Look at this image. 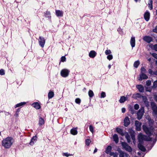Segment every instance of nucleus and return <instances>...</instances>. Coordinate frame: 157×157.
I'll list each match as a JSON object with an SVG mask.
<instances>
[{
    "label": "nucleus",
    "instance_id": "obj_28",
    "mask_svg": "<svg viewBox=\"0 0 157 157\" xmlns=\"http://www.w3.org/2000/svg\"><path fill=\"white\" fill-rule=\"evenodd\" d=\"M112 149V147L110 146H108L106 148L105 152L107 154H109Z\"/></svg>",
    "mask_w": 157,
    "mask_h": 157
},
{
    "label": "nucleus",
    "instance_id": "obj_49",
    "mask_svg": "<svg viewBox=\"0 0 157 157\" xmlns=\"http://www.w3.org/2000/svg\"><path fill=\"white\" fill-rule=\"evenodd\" d=\"M151 81L150 80H148L146 82V85L147 86H149L151 84Z\"/></svg>",
    "mask_w": 157,
    "mask_h": 157
},
{
    "label": "nucleus",
    "instance_id": "obj_44",
    "mask_svg": "<svg viewBox=\"0 0 157 157\" xmlns=\"http://www.w3.org/2000/svg\"><path fill=\"white\" fill-rule=\"evenodd\" d=\"M5 74V70L3 69L0 70V75H4Z\"/></svg>",
    "mask_w": 157,
    "mask_h": 157
},
{
    "label": "nucleus",
    "instance_id": "obj_27",
    "mask_svg": "<svg viewBox=\"0 0 157 157\" xmlns=\"http://www.w3.org/2000/svg\"><path fill=\"white\" fill-rule=\"evenodd\" d=\"M26 104V102H21L20 103L17 104L14 106L15 108H17L20 106H23Z\"/></svg>",
    "mask_w": 157,
    "mask_h": 157
},
{
    "label": "nucleus",
    "instance_id": "obj_12",
    "mask_svg": "<svg viewBox=\"0 0 157 157\" xmlns=\"http://www.w3.org/2000/svg\"><path fill=\"white\" fill-rule=\"evenodd\" d=\"M130 43L131 46L133 48L135 45V37H132L130 40Z\"/></svg>",
    "mask_w": 157,
    "mask_h": 157
},
{
    "label": "nucleus",
    "instance_id": "obj_50",
    "mask_svg": "<svg viewBox=\"0 0 157 157\" xmlns=\"http://www.w3.org/2000/svg\"><path fill=\"white\" fill-rule=\"evenodd\" d=\"M152 56L155 58V59H157V54L155 53H153L152 54Z\"/></svg>",
    "mask_w": 157,
    "mask_h": 157
},
{
    "label": "nucleus",
    "instance_id": "obj_60",
    "mask_svg": "<svg viewBox=\"0 0 157 157\" xmlns=\"http://www.w3.org/2000/svg\"><path fill=\"white\" fill-rule=\"evenodd\" d=\"M20 111V110L19 109H17V111H16V113H19V112Z\"/></svg>",
    "mask_w": 157,
    "mask_h": 157
},
{
    "label": "nucleus",
    "instance_id": "obj_39",
    "mask_svg": "<svg viewBox=\"0 0 157 157\" xmlns=\"http://www.w3.org/2000/svg\"><path fill=\"white\" fill-rule=\"evenodd\" d=\"M112 52L110 50H106L105 52V53L106 55H110Z\"/></svg>",
    "mask_w": 157,
    "mask_h": 157
},
{
    "label": "nucleus",
    "instance_id": "obj_11",
    "mask_svg": "<svg viewBox=\"0 0 157 157\" xmlns=\"http://www.w3.org/2000/svg\"><path fill=\"white\" fill-rule=\"evenodd\" d=\"M148 78V76L145 73L140 74V77L138 79L139 81H142L144 79H147Z\"/></svg>",
    "mask_w": 157,
    "mask_h": 157
},
{
    "label": "nucleus",
    "instance_id": "obj_21",
    "mask_svg": "<svg viewBox=\"0 0 157 157\" xmlns=\"http://www.w3.org/2000/svg\"><path fill=\"white\" fill-rule=\"evenodd\" d=\"M142 96L141 94L139 93H137L136 94H134L133 95L132 97L135 99H138L139 98H141L142 97Z\"/></svg>",
    "mask_w": 157,
    "mask_h": 157
},
{
    "label": "nucleus",
    "instance_id": "obj_59",
    "mask_svg": "<svg viewBox=\"0 0 157 157\" xmlns=\"http://www.w3.org/2000/svg\"><path fill=\"white\" fill-rule=\"evenodd\" d=\"M113 156V157H117V155L116 153H115Z\"/></svg>",
    "mask_w": 157,
    "mask_h": 157
},
{
    "label": "nucleus",
    "instance_id": "obj_54",
    "mask_svg": "<svg viewBox=\"0 0 157 157\" xmlns=\"http://www.w3.org/2000/svg\"><path fill=\"white\" fill-rule=\"evenodd\" d=\"M121 110L122 113H124L125 112L126 109L125 108H123L121 109Z\"/></svg>",
    "mask_w": 157,
    "mask_h": 157
},
{
    "label": "nucleus",
    "instance_id": "obj_58",
    "mask_svg": "<svg viewBox=\"0 0 157 157\" xmlns=\"http://www.w3.org/2000/svg\"><path fill=\"white\" fill-rule=\"evenodd\" d=\"M19 113H16L14 115V116L16 117H17L18 116V115H19Z\"/></svg>",
    "mask_w": 157,
    "mask_h": 157
},
{
    "label": "nucleus",
    "instance_id": "obj_55",
    "mask_svg": "<svg viewBox=\"0 0 157 157\" xmlns=\"http://www.w3.org/2000/svg\"><path fill=\"white\" fill-rule=\"evenodd\" d=\"M148 4H152V0H149L148 1Z\"/></svg>",
    "mask_w": 157,
    "mask_h": 157
},
{
    "label": "nucleus",
    "instance_id": "obj_57",
    "mask_svg": "<svg viewBox=\"0 0 157 157\" xmlns=\"http://www.w3.org/2000/svg\"><path fill=\"white\" fill-rule=\"evenodd\" d=\"M4 112L5 113V115L6 116H8L10 115V113L9 112H6L5 111H4Z\"/></svg>",
    "mask_w": 157,
    "mask_h": 157
},
{
    "label": "nucleus",
    "instance_id": "obj_2",
    "mask_svg": "<svg viewBox=\"0 0 157 157\" xmlns=\"http://www.w3.org/2000/svg\"><path fill=\"white\" fill-rule=\"evenodd\" d=\"M149 123L150 124V127L147 126L146 125H143V128L144 131L145 132L146 134L149 136H150L154 131L153 128L152 127V125L153 121L151 119H148Z\"/></svg>",
    "mask_w": 157,
    "mask_h": 157
},
{
    "label": "nucleus",
    "instance_id": "obj_10",
    "mask_svg": "<svg viewBox=\"0 0 157 157\" xmlns=\"http://www.w3.org/2000/svg\"><path fill=\"white\" fill-rule=\"evenodd\" d=\"M124 125L125 127H127L130 124V122L128 117H126L124 121Z\"/></svg>",
    "mask_w": 157,
    "mask_h": 157
},
{
    "label": "nucleus",
    "instance_id": "obj_40",
    "mask_svg": "<svg viewBox=\"0 0 157 157\" xmlns=\"http://www.w3.org/2000/svg\"><path fill=\"white\" fill-rule=\"evenodd\" d=\"M89 129L90 131L93 134L94 132V127L91 125H90L89 126Z\"/></svg>",
    "mask_w": 157,
    "mask_h": 157
},
{
    "label": "nucleus",
    "instance_id": "obj_42",
    "mask_svg": "<svg viewBox=\"0 0 157 157\" xmlns=\"http://www.w3.org/2000/svg\"><path fill=\"white\" fill-rule=\"evenodd\" d=\"M107 59L109 60H110L112 59L113 58V56L112 54L108 55V56L107 57Z\"/></svg>",
    "mask_w": 157,
    "mask_h": 157
},
{
    "label": "nucleus",
    "instance_id": "obj_63",
    "mask_svg": "<svg viewBox=\"0 0 157 157\" xmlns=\"http://www.w3.org/2000/svg\"><path fill=\"white\" fill-rule=\"evenodd\" d=\"M143 136L142 135H139V137H141V139H142V137Z\"/></svg>",
    "mask_w": 157,
    "mask_h": 157
},
{
    "label": "nucleus",
    "instance_id": "obj_14",
    "mask_svg": "<svg viewBox=\"0 0 157 157\" xmlns=\"http://www.w3.org/2000/svg\"><path fill=\"white\" fill-rule=\"evenodd\" d=\"M144 17L145 20L147 21L150 18V13L148 11H146L144 14Z\"/></svg>",
    "mask_w": 157,
    "mask_h": 157
},
{
    "label": "nucleus",
    "instance_id": "obj_8",
    "mask_svg": "<svg viewBox=\"0 0 157 157\" xmlns=\"http://www.w3.org/2000/svg\"><path fill=\"white\" fill-rule=\"evenodd\" d=\"M141 124V123L139 122V121H135V125L136 130L139 131H140Z\"/></svg>",
    "mask_w": 157,
    "mask_h": 157
},
{
    "label": "nucleus",
    "instance_id": "obj_36",
    "mask_svg": "<svg viewBox=\"0 0 157 157\" xmlns=\"http://www.w3.org/2000/svg\"><path fill=\"white\" fill-rule=\"evenodd\" d=\"M63 156H66L67 157L68 156L72 155V154H69L67 152L63 153Z\"/></svg>",
    "mask_w": 157,
    "mask_h": 157
},
{
    "label": "nucleus",
    "instance_id": "obj_20",
    "mask_svg": "<svg viewBox=\"0 0 157 157\" xmlns=\"http://www.w3.org/2000/svg\"><path fill=\"white\" fill-rule=\"evenodd\" d=\"M136 88L140 92H143L144 91V88L143 86L140 85H137L136 86Z\"/></svg>",
    "mask_w": 157,
    "mask_h": 157
},
{
    "label": "nucleus",
    "instance_id": "obj_53",
    "mask_svg": "<svg viewBox=\"0 0 157 157\" xmlns=\"http://www.w3.org/2000/svg\"><path fill=\"white\" fill-rule=\"evenodd\" d=\"M148 7L150 10H151L153 8L152 4H148Z\"/></svg>",
    "mask_w": 157,
    "mask_h": 157
},
{
    "label": "nucleus",
    "instance_id": "obj_16",
    "mask_svg": "<svg viewBox=\"0 0 157 157\" xmlns=\"http://www.w3.org/2000/svg\"><path fill=\"white\" fill-rule=\"evenodd\" d=\"M56 14L58 17H62L63 16V12L60 10H56Z\"/></svg>",
    "mask_w": 157,
    "mask_h": 157
},
{
    "label": "nucleus",
    "instance_id": "obj_7",
    "mask_svg": "<svg viewBox=\"0 0 157 157\" xmlns=\"http://www.w3.org/2000/svg\"><path fill=\"white\" fill-rule=\"evenodd\" d=\"M152 109L153 111V115H157V106L155 104H151Z\"/></svg>",
    "mask_w": 157,
    "mask_h": 157
},
{
    "label": "nucleus",
    "instance_id": "obj_3",
    "mask_svg": "<svg viewBox=\"0 0 157 157\" xmlns=\"http://www.w3.org/2000/svg\"><path fill=\"white\" fill-rule=\"evenodd\" d=\"M121 145L123 149L129 152H131L132 151V149L126 143L122 142Z\"/></svg>",
    "mask_w": 157,
    "mask_h": 157
},
{
    "label": "nucleus",
    "instance_id": "obj_19",
    "mask_svg": "<svg viewBox=\"0 0 157 157\" xmlns=\"http://www.w3.org/2000/svg\"><path fill=\"white\" fill-rule=\"evenodd\" d=\"M71 133V134L75 135L77 134L78 131H77V128H74L71 129L70 131Z\"/></svg>",
    "mask_w": 157,
    "mask_h": 157
},
{
    "label": "nucleus",
    "instance_id": "obj_62",
    "mask_svg": "<svg viewBox=\"0 0 157 157\" xmlns=\"http://www.w3.org/2000/svg\"><path fill=\"white\" fill-rule=\"evenodd\" d=\"M153 75H157V70L155 71L154 72Z\"/></svg>",
    "mask_w": 157,
    "mask_h": 157
},
{
    "label": "nucleus",
    "instance_id": "obj_26",
    "mask_svg": "<svg viewBox=\"0 0 157 157\" xmlns=\"http://www.w3.org/2000/svg\"><path fill=\"white\" fill-rule=\"evenodd\" d=\"M127 99V98L124 96L121 97L119 101L121 103H124L125 101Z\"/></svg>",
    "mask_w": 157,
    "mask_h": 157
},
{
    "label": "nucleus",
    "instance_id": "obj_17",
    "mask_svg": "<svg viewBox=\"0 0 157 157\" xmlns=\"http://www.w3.org/2000/svg\"><path fill=\"white\" fill-rule=\"evenodd\" d=\"M143 39L148 43H149L152 41L151 38L148 36H145L143 37Z\"/></svg>",
    "mask_w": 157,
    "mask_h": 157
},
{
    "label": "nucleus",
    "instance_id": "obj_34",
    "mask_svg": "<svg viewBox=\"0 0 157 157\" xmlns=\"http://www.w3.org/2000/svg\"><path fill=\"white\" fill-rule=\"evenodd\" d=\"M140 64V62L139 60H137L133 64V66L136 68H137L138 67Z\"/></svg>",
    "mask_w": 157,
    "mask_h": 157
},
{
    "label": "nucleus",
    "instance_id": "obj_31",
    "mask_svg": "<svg viewBox=\"0 0 157 157\" xmlns=\"http://www.w3.org/2000/svg\"><path fill=\"white\" fill-rule=\"evenodd\" d=\"M54 96V93L53 91H50L48 94V97L49 99L52 98Z\"/></svg>",
    "mask_w": 157,
    "mask_h": 157
},
{
    "label": "nucleus",
    "instance_id": "obj_64",
    "mask_svg": "<svg viewBox=\"0 0 157 157\" xmlns=\"http://www.w3.org/2000/svg\"><path fill=\"white\" fill-rule=\"evenodd\" d=\"M111 67V65L110 64H109L108 66V67L109 69H110Z\"/></svg>",
    "mask_w": 157,
    "mask_h": 157
},
{
    "label": "nucleus",
    "instance_id": "obj_30",
    "mask_svg": "<svg viewBox=\"0 0 157 157\" xmlns=\"http://www.w3.org/2000/svg\"><path fill=\"white\" fill-rule=\"evenodd\" d=\"M44 119L41 118L40 117L39 118V124L40 125H42L44 124Z\"/></svg>",
    "mask_w": 157,
    "mask_h": 157
},
{
    "label": "nucleus",
    "instance_id": "obj_1",
    "mask_svg": "<svg viewBox=\"0 0 157 157\" xmlns=\"http://www.w3.org/2000/svg\"><path fill=\"white\" fill-rule=\"evenodd\" d=\"M13 142V138L11 137L8 136L2 140V144L5 148L8 149L10 147Z\"/></svg>",
    "mask_w": 157,
    "mask_h": 157
},
{
    "label": "nucleus",
    "instance_id": "obj_43",
    "mask_svg": "<svg viewBox=\"0 0 157 157\" xmlns=\"http://www.w3.org/2000/svg\"><path fill=\"white\" fill-rule=\"evenodd\" d=\"M91 142L90 140L89 139H87L86 140V144L87 146H89Z\"/></svg>",
    "mask_w": 157,
    "mask_h": 157
},
{
    "label": "nucleus",
    "instance_id": "obj_4",
    "mask_svg": "<svg viewBox=\"0 0 157 157\" xmlns=\"http://www.w3.org/2000/svg\"><path fill=\"white\" fill-rule=\"evenodd\" d=\"M144 112V107H141L137 113V118L138 119L140 120L142 118Z\"/></svg>",
    "mask_w": 157,
    "mask_h": 157
},
{
    "label": "nucleus",
    "instance_id": "obj_56",
    "mask_svg": "<svg viewBox=\"0 0 157 157\" xmlns=\"http://www.w3.org/2000/svg\"><path fill=\"white\" fill-rule=\"evenodd\" d=\"M115 153H114L113 152H111V151L110 152L109 154L110 156H113V155Z\"/></svg>",
    "mask_w": 157,
    "mask_h": 157
},
{
    "label": "nucleus",
    "instance_id": "obj_37",
    "mask_svg": "<svg viewBox=\"0 0 157 157\" xmlns=\"http://www.w3.org/2000/svg\"><path fill=\"white\" fill-rule=\"evenodd\" d=\"M106 97L105 93L104 92H102L101 94L100 98H104Z\"/></svg>",
    "mask_w": 157,
    "mask_h": 157
},
{
    "label": "nucleus",
    "instance_id": "obj_38",
    "mask_svg": "<svg viewBox=\"0 0 157 157\" xmlns=\"http://www.w3.org/2000/svg\"><path fill=\"white\" fill-rule=\"evenodd\" d=\"M140 71H141L140 74L145 73L146 72L145 69V68L143 67L141 68Z\"/></svg>",
    "mask_w": 157,
    "mask_h": 157
},
{
    "label": "nucleus",
    "instance_id": "obj_24",
    "mask_svg": "<svg viewBox=\"0 0 157 157\" xmlns=\"http://www.w3.org/2000/svg\"><path fill=\"white\" fill-rule=\"evenodd\" d=\"M138 146L139 148L142 151L144 152L145 151L146 149L145 147L142 145L141 143H139Z\"/></svg>",
    "mask_w": 157,
    "mask_h": 157
},
{
    "label": "nucleus",
    "instance_id": "obj_6",
    "mask_svg": "<svg viewBox=\"0 0 157 157\" xmlns=\"http://www.w3.org/2000/svg\"><path fill=\"white\" fill-rule=\"evenodd\" d=\"M69 72V71L67 69H64L61 71L60 74L62 77H66L68 76Z\"/></svg>",
    "mask_w": 157,
    "mask_h": 157
},
{
    "label": "nucleus",
    "instance_id": "obj_61",
    "mask_svg": "<svg viewBox=\"0 0 157 157\" xmlns=\"http://www.w3.org/2000/svg\"><path fill=\"white\" fill-rule=\"evenodd\" d=\"M97 151V149L96 148H95L94 151V153H96Z\"/></svg>",
    "mask_w": 157,
    "mask_h": 157
},
{
    "label": "nucleus",
    "instance_id": "obj_9",
    "mask_svg": "<svg viewBox=\"0 0 157 157\" xmlns=\"http://www.w3.org/2000/svg\"><path fill=\"white\" fill-rule=\"evenodd\" d=\"M143 102L144 103L145 106L148 107L149 106V102L147 97L145 96H143L141 98Z\"/></svg>",
    "mask_w": 157,
    "mask_h": 157
},
{
    "label": "nucleus",
    "instance_id": "obj_18",
    "mask_svg": "<svg viewBox=\"0 0 157 157\" xmlns=\"http://www.w3.org/2000/svg\"><path fill=\"white\" fill-rule=\"evenodd\" d=\"M129 133L130 134L132 140H133V143H135V132L133 130H131L130 131Z\"/></svg>",
    "mask_w": 157,
    "mask_h": 157
},
{
    "label": "nucleus",
    "instance_id": "obj_33",
    "mask_svg": "<svg viewBox=\"0 0 157 157\" xmlns=\"http://www.w3.org/2000/svg\"><path fill=\"white\" fill-rule=\"evenodd\" d=\"M88 95L90 97V98H91L93 97V96H94V93L91 90H90L88 91Z\"/></svg>",
    "mask_w": 157,
    "mask_h": 157
},
{
    "label": "nucleus",
    "instance_id": "obj_5",
    "mask_svg": "<svg viewBox=\"0 0 157 157\" xmlns=\"http://www.w3.org/2000/svg\"><path fill=\"white\" fill-rule=\"evenodd\" d=\"M38 43L39 45L43 48L45 43V39L42 36H40L38 39Z\"/></svg>",
    "mask_w": 157,
    "mask_h": 157
},
{
    "label": "nucleus",
    "instance_id": "obj_47",
    "mask_svg": "<svg viewBox=\"0 0 157 157\" xmlns=\"http://www.w3.org/2000/svg\"><path fill=\"white\" fill-rule=\"evenodd\" d=\"M139 108V106L138 104H136L134 105V108L136 110H137Z\"/></svg>",
    "mask_w": 157,
    "mask_h": 157
},
{
    "label": "nucleus",
    "instance_id": "obj_25",
    "mask_svg": "<svg viewBox=\"0 0 157 157\" xmlns=\"http://www.w3.org/2000/svg\"><path fill=\"white\" fill-rule=\"evenodd\" d=\"M113 138L114 141L116 143H117L119 142V139L117 135L115 134L113 136Z\"/></svg>",
    "mask_w": 157,
    "mask_h": 157
},
{
    "label": "nucleus",
    "instance_id": "obj_45",
    "mask_svg": "<svg viewBox=\"0 0 157 157\" xmlns=\"http://www.w3.org/2000/svg\"><path fill=\"white\" fill-rule=\"evenodd\" d=\"M152 87L153 88H155L157 87V80L155 81L154 82Z\"/></svg>",
    "mask_w": 157,
    "mask_h": 157
},
{
    "label": "nucleus",
    "instance_id": "obj_48",
    "mask_svg": "<svg viewBox=\"0 0 157 157\" xmlns=\"http://www.w3.org/2000/svg\"><path fill=\"white\" fill-rule=\"evenodd\" d=\"M154 72H153L151 69H149L148 70V73L151 75H153Z\"/></svg>",
    "mask_w": 157,
    "mask_h": 157
},
{
    "label": "nucleus",
    "instance_id": "obj_51",
    "mask_svg": "<svg viewBox=\"0 0 157 157\" xmlns=\"http://www.w3.org/2000/svg\"><path fill=\"white\" fill-rule=\"evenodd\" d=\"M153 48L157 51V44H155L153 46Z\"/></svg>",
    "mask_w": 157,
    "mask_h": 157
},
{
    "label": "nucleus",
    "instance_id": "obj_23",
    "mask_svg": "<svg viewBox=\"0 0 157 157\" xmlns=\"http://www.w3.org/2000/svg\"><path fill=\"white\" fill-rule=\"evenodd\" d=\"M36 136H33L31 139V141L30 143V144L31 145H33L34 143L36 142Z\"/></svg>",
    "mask_w": 157,
    "mask_h": 157
},
{
    "label": "nucleus",
    "instance_id": "obj_15",
    "mask_svg": "<svg viewBox=\"0 0 157 157\" xmlns=\"http://www.w3.org/2000/svg\"><path fill=\"white\" fill-rule=\"evenodd\" d=\"M32 105L36 109H38L40 108V105L37 102H35L32 104Z\"/></svg>",
    "mask_w": 157,
    "mask_h": 157
},
{
    "label": "nucleus",
    "instance_id": "obj_35",
    "mask_svg": "<svg viewBox=\"0 0 157 157\" xmlns=\"http://www.w3.org/2000/svg\"><path fill=\"white\" fill-rule=\"evenodd\" d=\"M45 16L48 18H51V13L50 11H47L45 13Z\"/></svg>",
    "mask_w": 157,
    "mask_h": 157
},
{
    "label": "nucleus",
    "instance_id": "obj_29",
    "mask_svg": "<svg viewBox=\"0 0 157 157\" xmlns=\"http://www.w3.org/2000/svg\"><path fill=\"white\" fill-rule=\"evenodd\" d=\"M125 137L128 142L129 143L131 141V138L129 134L127 132L125 133Z\"/></svg>",
    "mask_w": 157,
    "mask_h": 157
},
{
    "label": "nucleus",
    "instance_id": "obj_32",
    "mask_svg": "<svg viewBox=\"0 0 157 157\" xmlns=\"http://www.w3.org/2000/svg\"><path fill=\"white\" fill-rule=\"evenodd\" d=\"M128 155L126 153L121 152L119 155L120 157H128Z\"/></svg>",
    "mask_w": 157,
    "mask_h": 157
},
{
    "label": "nucleus",
    "instance_id": "obj_52",
    "mask_svg": "<svg viewBox=\"0 0 157 157\" xmlns=\"http://www.w3.org/2000/svg\"><path fill=\"white\" fill-rule=\"evenodd\" d=\"M153 31L154 32L157 33V25L153 29Z\"/></svg>",
    "mask_w": 157,
    "mask_h": 157
},
{
    "label": "nucleus",
    "instance_id": "obj_41",
    "mask_svg": "<svg viewBox=\"0 0 157 157\" xmlns=\"http://www.w3.org/2000/svg\"><path fill=\"white\" fill-rule=\"evenodd\" d=\"M75 102L77 104H80L81 103V99L79 98H76L75 100Z\"/></svg>",
    "mask_w": 157,
    "mask_h": 157
},
{
    "label": "nucleus",
    "instance_id": "obj_13",
    "mask_svg": "<svg viewBox=\"0 0 157 157\" xmlns=\"http://www.w3.org/2000/svg\"><path fill=\"white\" fill-rule=\"evenodd\" d=\"M97 53L94 50L91 51L89 53V56L91 58H94L96 55Z\"/></svg>",
    "mask_w": 157,
    "mask_h": 157
},
{
    "label": "nucleus",
    "instance_id": "obj_46",
    "mask_svg": "<svg viewBox=\"0 0 157 157\" xmlns=\"http://www.w3.org/2000/svg\"><path fill=\"white\" fill-rule=\"evenodd\" d=\"M66 60V58L65 56H63L61 57V61L62 62L65 61Z\"/></svg>",
    "mask_w": 157,
    "mask_h": 157
},
{
    "label": "nucleus",
    "instance_id": "obj_22",
    "mask_svg": "<svg viewBox=\"0 0 157 157\" xmlns=\"http://www.w3.org/2000/svg\"><path fill=\"white\" fill-rule=\"evenodd\" d=\"M116 130L117 132L120 134L121 136H124V135L123 130L122 129L117 128L116 129Z\"/></svg>",
    "mask_w": 157,
    "mask_h": 157
}]
</instances>
